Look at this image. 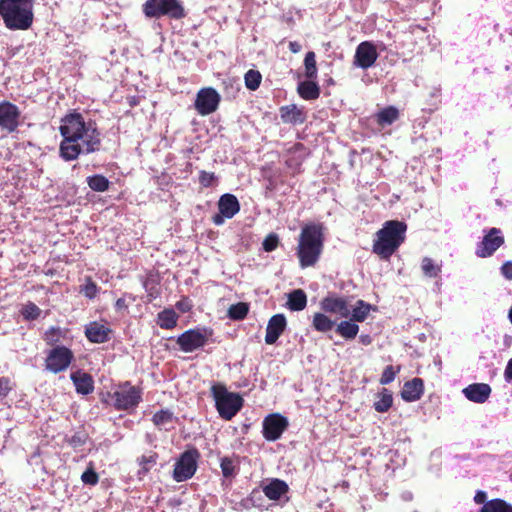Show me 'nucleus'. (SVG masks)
Returning <instances> with one entry per match:
<instances>
[{
	"mask_svg": "<svg viewBox=\"0 0 512 512\" xmlns=\"http://www.w3.org/2000/svg\"><path fill=\"white\" fill-rule=\"evenodd\" d=\"M378 56L375 44L370 41H363L356 47L353 65L366 70L375 64Z\"/></svg>",
	"mask_w": 512,
	"mask_h": 512,
	"instance_id": "ddd939ff",
	"label": "nucleus"
},
{
	"mask_svg": "<svg viewBox=\"0 0 512 512\" xmlns=\"http://www.w3.org/2000/svg\"><path fill=\"white\" fill-rule=\"evenodd\" d=\"M304 66H305V76L310 79L314 80L317 78V67H316V60H315V53L310 51L306 54L304 59Z\"/></svg>",
	"mask_w": 512,
	"mask_h": 512,
	"instance_id": "e433bc0d",
	"label": "nucleus"
},
{
	"mask_svg": "<svg viewBox=\"0 0 512 512\" xmlns=\"http://www.w3.org/2000/svg\"><path fill=\"white\" fill-rule=\"evenodd\" d=\"M289 49L292 53H298L301 51L302 46L300 43H298L296 41H291V42H289Z\"/></svg>",
	"mask_w": 512,
	"mask_h": 512,
	"instance_id": "5fc2aeb1",
	"label": "nucleus"
},
{
	"mask_svg": "<svg viewBox=\"0 0 512 512\" xmlns=\"http://www.w3.org/2000/svg\"><path fill=\"white\" fill-rule=\"evenodd\" d=\"M261 74L256 70H249L245 74V85L249 90H256L261 83Z\"/></svg>",
	"mask_w": 512,
	"mask_h": 512,
	"instance_id": "58836bf2",
	"label": "nucleus"
},
{
	"mask_svg": "<svg viewBox=\"0 0 512 512\" xmlns=\"http://www.w3.org/2000/svg\"><path fill=\"white\" fill-rule=\"evenodd\" d=\"M41 310L34 303L26 304L22 309V315L25 319H36L40 316Z\"/></svg>",
	"mask_w": 512,
	"mask_h": 512,
	"instance_id": "a19ab883",
	"label": "nucleus"
},
{
	"mask_svg": "<svg viewBox=\"0 0 512 512\" xmlns=\"http://www.w3.org/2000/svg\"><path fill=\"white\" fill-rule=\"evenodd\" d=\"M0 15L10 30H27L33 23V0H0Z\"/></svg>",
	"mask_w": 512,
	"mask_h": 512,
	"instance_id": "20e7f679",
	"label": "nucleus"
},
{
	"mask_svg": "<svg viewBox=\"0 0 512 512\" xmlns=\"http://www.w3.org/2000/svg\"><path fill=\"white\" fill-rule=\"evenodd\" d=\"M68 443L74 449L82 447L87 441V435L83 432L75 433L68 438Z\"/></svg>",
	"mask_w": 512,
	"mask_h": 512,
	"instance_id": "c03bdc74",
	"label": "nucleus"
},
{
	"mask_svg": "<svg viewBox=\"0 0 512 512\" xmlns=\"http://www.w3.org/2000/svg\"><path fill=\"white\" fill-rule=\"evenodd\" d=\"M288 308L291 311H301L307 305V296L302 289L293 290L288 294Z\"/></svg>",
	"mask_w": 512,
	"mask_h": 512,
	"instance_id": "393cba45",
	"label": "nucleus"
},
{
	"mask_svg": "<svg viewBox=\"0 0 512 512\" xmlns=\"http://www.w3.org/2000/svg\"><path fill=\"white\" fill-rule=\"evenodd\" d=\"M491 387L486 383H473L462 390L463 395L471 402L483 404L491 395Z\"/></svg>",
	"mask_w": 512,
	"mask_h": 512,
	"instance_id": "f3484780",
	"label": "nucleus"
},
{
	"mask_svg": "<svg viewBox=\"0 0 512 512\" xmlns=\"http://www.w3.org/2000/svg\"><path fill=\"white\" fill-rule=\"evenodd\" d=\"M371 309V305L365 303L363 300H358L355 306L351 305V320L354 322H363Z\"/></svg>",
	"mask_w": 512,
	"mask_h": 512,
	"instance_id": "2f4dec72",
	"label": "nucleus"
},
{
	"mask_svg": "<svg viewBox=\"0 0 512 512\" xmlns=\"http://www.w3.org/2000/svg\"><path fill=\"white\" fill-rule=\"evenodd\" d=\"M321 308L328 313L339 315L342 318L350 317L351 305L347 298L328 296L321 301Z\"/></svg>",
	"mask_w": 512,
	"mask_h": 512,
	"instance_id": "dca6fc26",
	"label": "nucleus"
},
{
	"mask_svg": "<svg viewBox=\"0 0 512 512\" xmlns=\"http://www.w3.org/2000/svg\"><path fill=\"white\" fill-rule=\"evenodd\" d=\"M336 332L342 336L343 338L347 340L354 339L358 332H359V326L354 321H341L336 326Z\"/></svg>",
	"mask_w": 512,
	"mask_h": 512,
	"instance_id": "c85d7f7f",
	"label": "nucleus"
},
{
	"mask_svg": "<svg viewBox=\"0 0 512 512\" xmlns=\"http://www.w3.org/2000/svg\"><path fill=\"white\" fill-rule=\"evenodd\" d=\"M143 12L147 17L168 16L173 19L185 17V10L180 0H146Z\"/></svg>",
	"mask_w": 512,
	"mask_h": 512,
	"instance_id": "423d86ee",
	"label": "nucleus"
},
{
	"mask_svg": "<svg viewBox=\"0 0 512 512\" xmlns=\"http://www.w3.org/2000/svg\"><path fill=\"white\" fill-rule=\"evenodd\" d=\"M58 330L55 329V328H50L46 333H45V340L47 342H51L53 340V336L54 334L57 332Z\"/></svg>",
	"mask_w": 512,
	"mask_h": 512,
	"instance_id": "4d7b16f0",
	"label": "nucleus"
},
{
	"mask_svg": "<svg viewBox=\"0 0 512 512\" xmlns=\"http://www.w3.org/2000/svg\"><path fill=\"white\" fill-rule=\"evenodd\" d=\"M20 119L19 108L8 101L0 103V128L8 133L14 132L18 126Z\"/></svg>",
	"mask_w": 512,
	"mask_h": 512,
	"instance_id": "2eb2a0df",
	"label": "nucleus"
},
{
	"mask_svg": "<svg viewBox=\"0 0 512 512\" xmlns=\"http://www.w3.org/2000/svg\"><path fill=\"white\" fill-rule=\"evenodd\" d=\"M334 325L335 322L323 313H315L313 316V327L319 332H328Z\"/></svg>",
	"mask_w": 512,
	"mask_h": 512,
	"instance_id": "473e14b6",
	"label": "nucleus"
},
{
	"mask_svg": "<svg viewBox=\"0 0 512 512\" xmlns=\"http://www.w3.org/2000/svg\"><path fill=\"white\" fill-rule=\"evenodd\" d=\"M288 427V420L280 414H271L263 421V436L268 441L278 440Z\"/></svg>",
	"mask_w": 512,
	"mask_h": 512,
	"instance_id": "4468645a",
	"label": "nucleus"
},
{
	"mask_svg": "<svg viewBox=\"0 0 512 512\" xmlns=\"http://www.w3.org/2000/svg\"><path fill=\"white\" fill-rule=\"evenodd\" d=\"M71 380L76 388L77 393L87 395L90 394L93 389L92 377L84 372H74L71 374Z\"/></svg>",
	"mask_w": 512,
	"mask_h": 512,
	"instance_id": "4be33fe9",
	"label": "nucleus"
},
{
	"mask_svg": "<svg viewBox=\"0 0 512 512\" xmlns=\"http://www.w3.org/2000/svg\"><path fill=\"white\" fill-rule=\"evenodd\" d=\"M287 322L283 314H276L270 318L266 327L265 342L274 344L286 328Z\"/></svg>",
	"mask_w": 512,
	"mask_h": 512,
	"instance_id": "a211bd4d",
	"label": "nucleus"
},
{
	"mask_svg": "<svg viewBox=\"0 0 512 512\" xmlns=\"http://www.w3.org/2000/svg\"><path fill=\"white\" fill-rule=\"evenodd\" d=\"M63 137L59 153L65 161L77 159L100 150L101 134L94 122H86L80 113H70L61 120L59 127Z\"/></svg>",
	"mask_w": 512,
	"mask_h": 512,
	"instance_id": "f257e3e1",
	"label": "nucleus"
},
{
	"mask_svg": "<svg viewBox=\"0 0 512 512\" xmlns=\"http://www.w3.org/2000/svg\"><path fill=\"white\" fill-rule=\"evenodd\" d=\"M407 225L402 221H386L376 233L373 252L382 259H389L405 240Z\"/></svg>",
	"mask_w": 512,
	"mask_h": 512,
	"instance_id": "7ed1b4c3",
	"label": "nucleus"
},
{
	"mask_svg": "<svg viewBox=\"0 0 512 512\" xmlns=\"http://www.w3.org/2000/svg\"><path fill=\"white\" fill-rule=\"evenodd\" d=\"M13 385L8 377H0V397H6L12 390Z\"/></svg>",
	"mask_w": 512,
	"mask_h": 512,
	"instance_id": "de8ad7c7",
	"label": "nucleus"
},
{
	"mask_svg": "<svg viewBox=\"0 0 512 512\" xmlns=\"http://www.w3.org/2000/svg\"><path fill=\"white\" fill-rule=\"evenodd\" d=\"M114 406L119 410L135 407L140 399V391L130 383L119 386L112 395Z\"/></svg>",
	"mask_w": 512,
	"mask_h": 512,
	"instance_id": "1a4fd4ad",
	"label": "nucleus"
},
{
	"mask_svg": "<svg viewBox=\"0 0 512 512\" xmlns=\"http://www.w3.org/2000/svg\"><path fill=\"white\" fill-rule=\"evenodd\" d=\"M173 414L168 410H161L154 414L153 423L164 429H168V425L172 424Z\"/></svg>",
	"mask_w": 512,
	"mask_h": 512,
	"instance_id": "4c0bfd02",
	"label": "nucleus"
},
{
	"mask_svg": "<svg viewBox=\"0 0 512 512\" xmlns=\"http://www.w3.org/2000/svg\"><path fill=\"white\" fill-rule=\"evenodd\" d=\"M399 112L397 108L393 106H388L382 110H380L376 114V120L379 125L385 126V125H391L394 121L398 119Z\"/></svg>",
	"mask_w": 512,
	"mask_h": 512,
	"instance_id": "7c9ffc66",
	"label": "nucleus"
},
{
	"mask_svg": "<svg viewBox=\"0 0 512 512\" xmlns=\"http://www.w3.org/2000/svg\"><path fill=\"white\" fill-rule=\"evenodd\" d=\"M421 269L426 277L434 278L441 272V265L436 264L431 258L424 257L421 262Z\"/></svg>",
	"mask_w": 512,
	"mask_h": 512,
	"instance_id": "c9c22d12",
	"label": "nucleus"
},
{
	"mask_svg": "<svg viewBox=\"0 0 512 512\" xmlns=\"http://www.w3.org/2000/svg\"><path fill=\"white\" fill-rule=\"evenodd\" d=\"M216 180V176L213 172L201 171L199 176V182L203 187H210Z\"/></svg>",
	"mask_w": 512,
	"mask_h": 512,
	"instance_id": "49530a36",
	"label": "nucleus"
},
{
	"mask_svg": "<svg viewBox=\"0 0 512 512\" xmlns=\"http://www.w3.org/2000/svg\"><path fill=\"white\" fill-rule=\"evenodd\" d=\"M225 218H226V217H225L223 214H221V213L216 214V215L213 217V223H214L215 225H218V226H219V225H222V224L224 223Z\"/></svg>",
	"mask_w": 512,
	"mask_h": 512,
	"instance_id": "6e6d98bb",
	"label": "nucleus"
},
{
	"mask_svg": "<svg viewBox=\"0 0 512 512\" xmlns=\"http://www.w3.org/2000/svg\"><path fill=\"white\" fill-rule=\"evenodd\" d=\"M397 372H399V368L395 370L393 366H387L382 373L380 383L382 385H387L391 383L392 381H394Z\"/></svg>",
	"mask_w": 512,
	"mask_h": 512,
	"instance_id": "79ce46f5",
	"label": "nucleus"
},
{
	"mask_svg": "<svg viewBox=\"0 0 512 512\" xmlns=\"http://www.w3.org/2000/svg\"><path fill=\"white\" fill-rule=\"evenodd\" d=\"M504 377L507 382L512 381V358L508 361L505 371H504Z\"/></svg>",
	"mask_w": 512,
	"mask_h": 512,
	"instance_id": "603ef678",
	"label": "nucleus"
},
{
	"mask_svg": "<svg viewBox=\"0 0 512 512\" xmlns=\"http://www.w3.org/2000/svg\"><path fill=\"white\" fill-rule=\"evenodd\" d=\"M220 100L221 96L214 88H202L196 95L195 109L202 116L209 115L217 110Z\"/></svg>",
	"mask_w": 512,
	"mask_h": 512,
	"instance_id": "9d476101",
	"label": "nucleus"
},
{
	"mask_svg": "<svg viewBox=\"0 0 512 512\" xmlns=\"http://www.w3.org/2000/svg\"><path fill=\"white\" fill-rule=\"evenodd\" d=\"M479 512H512V504L503 499L495 498L486 502Z\"/></svg>",
	"mask_w": 512,
	"mask_h": 512,
	"instance_id": "cd10ccee",
	"label": "nucleus"
},
{
	"mask_svg": "<svg viewBox=\"0 0 512 512\" xmlns=\"http://www.w3.org/2000/svg\"><path fill=\"white\" fill-rule=\"evenodd\" d=\"M278 236L276 234H269L263 241L262 247L266 252L274 251L278 246Z\"/></svg>",
	"mask_w": 512,
	"mask_h": 512,
	"instance_id": "a18cd8bd",
	"label": "nucleus"
},
{
	"mask_svg": "<svg viewBox=\"0 0 512 512\" xmlns=\"http://www.w3.org/2000/svg\"><path fill=\"white\" fill-rule=\"evenodd\" d=\"M501 274L507 280H512V261H506L500 268Z\"/></svg>",
	"mask_w": 512,
	"mask_h": 512,
	"instance_id": "8fccbe9b",
	"label": "nucleus"
},
{
	"mask_svg": "<svg viewBox=\"0 0 512 512\" xmlns=\"http://www.w3.org/2000/svg\"><path fill=\"white\" fill-rule=\"evenodd\" d=\"M504 244V237L498 228H491L484 235L481 242L477 244L476 255L480 258H487Z\"/></svg>",
	"mask_w": 512,
	"mask_h": 512,
	"instance_id": "f8f14e48",
	"label": "nucleus"
},
{
	"mask_svg": "<svg viewBox=\"0 0 512 512\" xmlns=\"http://www.w3.org/2000/svg\"><path fill=\"white\" fill-rule=\"evenodd\" d=\"M424 392L423 380L420 378H413L407 381L401 391V397L406 402H414L421 398Z\"/></svg>",
	"mask_w": 512,
	"mask_h": 512,
	"instance_id": "aec40b11",
	"label": "nucleus"
},
{
	"mask_svg": "<svg viewBox=\"0 0 512 512\" xmlns=\"http://www.w3.org/2000/svg\"><path fill=\"white\" fill-rule=\"evenodd\" d=\"M116 307H117L118 309H121V308L126 307L125 300H124L123 298H119V299L116 301Z\"/></svg>",
	"mask_w": 512,
	"mask_h": 512,
	"instance_id": "bf43d9fd",
	"label": "nucleus"
},
{
	"mask_svg": "<svg viewBox=\"0 0 512 512\" xmlns=\"http://www.w3.org/2000/svg\"><path fill=\"white\" fill-rule=\"evenodd\" d=\"M177 320L178 315L173 309H165L158 314L157 323L163 329H173Z\"/></svg>",
	"mask_w": 512,
	"mask_h": 512,
	"instance_id": "c756f323",
	"label": "nucleus"
},
{
	"mask_svg": "<svg viewBox=\"0 0 512 512\" xmlns=\"http://www.w3.org/2000/svg\"><path fill=\"white\" fill-rule=\"evenodd\" d=\"M219 212L227 219H231L240 210L238 199L233 194H224L218 201Z\"/></svg>",
	"mask_w": 512,
	"mask_h": 512,
	"instance_id": "412c9836",
	"label": "nucleus"
},
{
	"mask_svg": "<svg viewBox=\"0 0 512 512\" xmlns=\"http://www.w3.org/2000/svg\"><path fill=\"white\" fill-rule=\"evenodd\" d=\"M487 495H486V492L482 491V490H479L476 492L475 496H474V501L476 504H485L487 501Z\"/></svg>",
	"mask_w": 512,
	"mask_h": 512,
	"instance_id": "3c124183",
	"label": "nucleus"
},
{
	"mask_svg": "<svg viewBox=\"0 0 512 512\" xmlns=\"http://www.w3.org/2000/svg\"><path fill=\"white\" fill-rule=\"evenodd\" d=\"M208 341V334L205 330L189 329L177 337V344L181 351L191 353L203 347Z\"/></svg>",
	"mask_w": 512,
	"mask_h": 512,
	"instance_id": "9b49d317",
	"label": "nucleus"
},
{
	"mask_svg": "<svg viewBox=\"0 0 512 512\" xmlns=\"http://www.w3.org/2000/svg\"><path fill=\"white\" fill-rule=\"evenodd\" d=\"M154 463H155V461L151 457L150 458L143 457L142 461H141L143 472H147Z\"/></svg>",
	"mask_w": 512,
	"mask_h": 512,
	"instance_id": "864d4df0",
	"label": "nucleus"
},
{
	"mask_svg": "<svg viewBox=\"0 0 512 512\" xmlns=\"http://www.w3.org/2000/svg\"><path fill=\"white\" fill-rule=\"evenodd\" d=\"M215 406L219 415L225 420H231L243 406V399L238 393L229 392L222 384L211 387Z\"/></svg>",
	"mask_w": 512,
	"mask_h": 512,
	"instance_id": "39448f33",
	"label": "nucleus"
},
{
	"mask_svg": "<svg viewBox=\"0 0 512 512\" xmlns=\"http://www.w3.org/2000/svg\"><path fill=\"white\" fill-rule=\"evenodd\" d=\"M249 312V305L245 302H239L229 307L227 315L232 320H243Z\"/></svg>",
	"mask_w": 512,
	"mask_h": 512,
	"instance_id": "72a5a7b5",
	"label": "nucleus"
},
{
	"mask_svg": "<svg viewBox=\"0 0 512 512\" xmlns=\"http://www.w3.org/2000/svg\"><path fill=\"white\" fill-rule=\"evenodd\" d=\"M262 491L270 500H279L289 491L288 484L278 478L268 479L267 483L262 484Z\"/></svg>",
	"mask_w": 512,
	"mask_h": 512,
	"instance_id": "6ab92c4d",
	"label": "nucleus"
},
{
	"mask_svg": "<svg viewBox=\"0 0 512 512\" xmlns=\"http://www.w3.org/2000/svg\"><path fill=\"white\" fill-rule=\"evenodd\" d=\"M392 403L393 397L391 392L388 389L383 388L381 392L378 393L377 400L374 402L373 406L377 412L384 413L391 408Z\"/></svg>",
	"mask_w": 512,
	"mask_h": 512,
	"instance_id": "bb28decb",
	"label": "nucleus"
},
{
	"mask_svg": "<svg viewBox=\"0 0 512 512\" xmlns=\"http://www.w3.org/2000/svg\"><path fill=\"white\" fill-rule=\"evenodd\" d=\"M508 318H509L510 322L512 323V307L509 310Z\"/></svg>",
	"mask_w": 512,
	"mask_h": 512,
	"instance_id": "680f3d73",
	"label": "nucleus"
},
{
	"mask_svg": "<svg viewBox=\"0 0 512 512\" xmlns=\"http://www.w3.org/2000/svg\"><path fill=\"white\" fill-rule=\"evenodd\" d=\"M281 118L285 123L302 124L305 120L304 113L295 105L281 108Z\"/></svg>",
	"mask_w": 512,
	"mask_h": 512,
	"instance_id": "b1692460",
	"label": "nucleus"
},
{
	"mask_svg": "<svg viewBox=\"0 0 512 512\" xmlns=\"http://www.w3.org/2000/svg\"><path fill=\"white\" fill-rule=\"evenodd\" d=\"M220 467H221L224 477L230 478L235 475V465H234L232 459H230L228 457L222 458Z\"/></svg>",
	"mask_w": 512,
	"mask_h": 512,
	"instance_id": "ea45409f",
	"label": "nucleus"
},
{
	"mask_svg": "<svg viewBox=\"0 0 512 512\" xmlns=\"http://www.w3.org/2000/svg\"><path fill=\"white\" fill-rule=\"evenodd\" d=\"M360 339H361V342H362L364 345H368V344H370V342H371V339H370V337H369L368 335H365V336H364V335H362V336L360 337Z\"/></svg>",
	"mask_w": 512,
	"mask_h": 512,
	"instance_id": "052dcab7",
	"label": "nucleus"
},
{
	"mask_svg": "<svg viewBox=\"0 0 512 512\" xmlns=\"http://www.w3.org/2000/svg\"><path fill=\"white\" fill-rule=\"evenodd\" d=\"M299 95L305 100H315L320 95L319 86L313 81L300 82L297 88Z\"/></svg>",
	"mask_w": 512,
	"mask_h": 512,
	"instance_id": "a878e982",
	"label": "nucleus"
},
{
	"mask_svg": "<svg viewBox=\"0 0 512 512\" xmlns=\"http://www.w3.org/2000/svg\"><path fill=\"white\" fill-rule=\"evenodd\" d=\"M81 480L86 485L94 486L98 483L99 477L94 469L90 467L81 475Z\"/></svg>",
	"mask_w": 512,
	"mask_h": 512,
	"instance_id": "37998d69",
	"label": "nucleus"
},
{
	"mask_svg": "<svg viewBox=\"0 0 512 512\" xmlns=\"http://www.w3.org/2000/svg\"><path fill=\"white\" fill-rule=\"evenodd\" d=\"M413 512H418V511H416V510H415V511H413Z\"/></svg>",
	"mask_w": 512,
	"mask_h": 512,
	"instance_id": "e2e57ef3",
	"label": "nucleus"
},
{
	"mask_svg": "<svg viewBox=\"0 0 512 512\" xmlns=\"http://www.w3.org/2000/svg\"><path fill=\"white\" fill-rule=\"evenodd\" d=\"M88 186L96 192H104L109 188V180L100 174H96L87 178Z\"/></svg>",
	"mask_w": 512,
	"mask_h": 512,
	"instance_id": "f704fd0d",
	"label": "nucleus"
},
{
	"mask_svg": "<svg viewBox=\"0 0 512 512\" xmlns=\"http://www.w3.org/2000/svg\"><path fill=\"white\" fill-rule=\"evenodd\" d=\"M322 226L318 224L305 225L299 235L297 256L302 268L317 263L323 250Z\"/></svg>",
	"mask_w": 512,
	"mask_h": 512,
	"instance_id": "f03ea898",
	"label": "nucleus"
},
{
	"mask_svg": "<svg viewBox=\"0 0 512 512\" xmlns=\"http://www.w3.org/2000/svg\"><path fill=\"white\" fill-rule=\"evenodd\" d=\"M97 285L92 281H87V283L82 287L81 292L89 299H92L97 294Z\"/></svg>",
	"mask_w": 512,
	"mask_h": 512,
	"instance_id": "09e8293b",
	"label": "nucleus"
},
{
	"mask_svg": "<svg viewBox=\"0 0 512 512\" xmlns=\"http://www.w3.org/2000/svg\"><path fill=\"white\" fill-rule=\"evenodd\" d=\"M73 358L70 349L65 346H56L49 351L45 359V368L54 374L60 373L69 367Z\"/></svg>",
	"mask_w": 512,
	"mask_h": 512,
	"instance_id": "0eeeda50",
	"label": "nucleus"
},
{
	"mask_svg": "<svg viewBox=\"0 0 512 512\" xmlns=\"http://www.w3.org/2000/svg\"><path fill=\"white\" fill-rule=\"evenodd\" d=\"M401 498L403 501H406V502H409V501H412L413 499V494L412 492L410 491H404L402 494H401Z\"/></svg>",
	"mask_w": 512,
	"mask_h": 512,
	"instance_id": "13d9d810",
	"label": "nucleus"
},
{
	"mask_svg": "<svg viewBox=\"0 0 512 512\" xmlns=\"http://www.w3.org/2000/svg\"><path fill=\"white\" fill-rule=\"evenodd\" d=\"M198 456L197 450H188L181 455L174 466L173 478L175 481H186L195 474Z\"/></svg>",
	"mask_w": 512,
	"mask_h": 512,
	"instance_id": "6e6552de",
	"label": "nucleus"
},
{
	"mask_svg": "<svg viewBox=\"0 0 512 512\" xmlns=\"http://www.w3.org/2000/svg\"><path fill=\"white\" fill-rule=\"evenodd\" d=\"M110 330L103 324L92 322L85 330L86 337L93 343H104L108 340Z\"/></svg>",
	"mask_w": 512,
	"mask_h": 512,
	"instance_id": "5701e85b",
	"label": "nucleus"
}]
</instances>
